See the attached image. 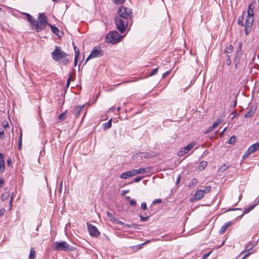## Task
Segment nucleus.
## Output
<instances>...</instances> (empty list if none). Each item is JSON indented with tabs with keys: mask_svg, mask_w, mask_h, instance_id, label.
I'll use <instances>...</instances> for the list:
<instances>
[{
	"mask_svg": "<svg viewBox=\"0 0 259 259\" xmlns=\"http://www.w3.org/2000/svg\"><path fill=\"white\" fill-rule=\"evenodd\" d=\"M88 230L91 236L97 237L100 235L98 229L94 225L87 223Z\"/></svg>",
	"mask_w": 259,
	"mask_h": 259,
	"instance_id": "1a4fd4ad",
	"label": "nucleus"
},
{
	"mask_svg": "<svg viewBox=\"0 0 259 259\" xmlns=\"http://www.w3.org/2000/svg\"><path fill=\"white\" fill-rule=\"evenodd\" d=\"M252 5L250 4L247 9V17H253V9L251 8Z\"/></svg>",
	"mask_w": 259,
	"mask_h": 259,
	"instance_id": "393cba45",
	"label": "nucleus"
},
{
	"mask_svg": "<svg viewBox=\"0 0 259 259\" xmlns=\"http://www.w3.org/2000/svg\"><path fill=\"white\" fill-rule=\"evenodd\" d=\"M253 22V17H247L245 20V34L248 35L251 31Z\"/></svg>",
	"mask_w": 259,
	"mask_h": 259,
	"instance_id": "6e6552de",
	"label": "nucleus"
},
{
	"mask_svg": "<svg viewBox=\"0 0 259 259\" xmlns=\"http://www.w3.org/2000/svg\"><path fill=\"white\" fill-rule=\"evenodd\" d=\"M218 125L217 123L215 122L213 123L212 125H211L212 126V128H215Z\"/></svg>",
	"mask_w": 259,
	"mask_h": 259,
	"instance_id": "774afa93",
	"label": "nucleus"
},
{
	"mask_svg": "<svg viewBox=\"0 0 259 259\" xmlns=\"http://www.w3.org/2000/svg\"><path fill=\"white\" fill-rule=\"evenodd\" d=\"M129 192L128 190H121V195L123 196H125L126 194L128 193Z\"/></svg>",
	"mask_w": 259,
	"mask_h": 259,
	"instance_id": "a18cd8bd",
	"label": "nucleus"
},
{
	"mask_svg": "<svg viewBox=\"0 0 259 259\" xmlns=\"http://www.w3.org/2000/svg\"><path fill=\"white\" fill-rule=\"evenodd\" d=\"M150 169L149 167L146 168H140L138 169H133L131 170V177L132 176H135L139 174H145Z\"/></svg>",
	"mask_w": 259,
	"mask_h": 259,
	"instance_id": "f8f14e48",
	"label": "nucleus"
},
{
	"mask_svg": "<svg viewBox=\"0 0 259 259\" xmlns=\"http://www.w3.org/2000/svg\"><path fill=\"white\" fill-rule=\"evenodd\" d=\"M13 197H14V195H13V194H12V196H11L10 200L9 201V205H10L11 207L12 206V203H13Z\"/></svg>",
	"mask_w": 259,
	"mask_h": 259,
	"instance_id": "8fccbe9b",
	"label": "nucleus"
},
{
	"mask_svg": "<svg viewBox=\"0 0 259 259\" xmlns=\"http://www.w3.org/2000/svg\"><path fill=\"white\" fill-rule=\"evenodd\" d=\"M259 203V200H258L257 202L254 204L250 205L249 207L244 209L242 216L244 214L248 213L250 211L252 210Z\"/></svg>",
	"mask_w": 259,
	"mask_h": 259,
	"instance_id": "aec40b11",
	"label": "nucleus"
},
{
	"mask_svg": "<svg viewBox=\"0 0 259 259\" xmlns=\"http://www.w3.org/2000/svg\"><path fill=\"white\" fill-rule=\"evenodd\" d=\"M117 14L119 16L118 17L123 19L128 20L130 17V12L128 11V8H124L123 6L118 10Z\"/></svg>",
	"mask_w": 259,
	"mask_h": 259,
	"instance_id": "0eeeda50",
	"label": "nucleus"
},
{
	"mask_svg": "<svg viewBox=\"0 0 259 259\" xmlns=\"http://www.w3.org/2000/svg\"><path fill=\"white\" fill-rule=\"evenodd\" d=\"M4 154L3 153H0V161H5L4 160Z\"/></svg>",
	"mask_w": 259,
	"mask_h": 259,
	"instance_id": "5fc2aeb1",
	"label": "nucleus"
},
{
	"mask_svg": "<svg viewBox=\"0 0 259 259\" xmlns=\"http://www.w3.org/2000/svg\"><path fill=\"white\" fill-rule=\"evenodd\" d=\"M233 51V47L232 45H230L228 47H226L224 50V53L229 54Z\"/></svg>",
	"mask_w": 259,
	"mask_h": 259,
	"instance_id": "a878e982",
	"label": "nucleus"
},
{
	"mask_svg": "<svg viewBox=\"0 0 259 259\" xmlns=\"http://www.w3.org/2000/svg\"><path fill=\"white\" fill-rule=\"evenodd\" d=\"M230 224H231V223L229 222V223H225L224 225H223L221 227V229L219 231L220 234H223L226 231V230H227V229L230 226Z\"/></svg>",
	"mask_w": 259,
	"mask_h": 259,
	"instance_id": "412c9836",
	"label": "nucleus"
},
{
	"mask_svg": "<svg viewBox=\"0 0 259 259\" xmlns=\"http://www.w3.org/2000/svg\"><path fill=\"white\" fill-rule=\"evenodd\" d=\"M242 43L241 42H239L238 43V47L237 50L236 51L235 54V68L237 67V63H239V61L240 60L239 57L242 55Z\"/></svg>",
	"mask_w": 259,
	"mask_h": 259,
	"instance_id": "9d476101",
	"label": "nucleus"
},
{
	"mask_svg": "<svg viewBox=\"0 0 259 259\" xmlns=\"http://www.w3.org/2000/svg\"><path fill=\"white\" fill-rule=\"evenodd\" d=\"M5 211V210L4 208L1 209L0 210V216L3 215Z\"/></svg>",
	"mask_w": 259,
	"mask_h": 259,
	"instance_id": "0e129e2a",
	"label": "nucleus"
},
{
	"mask_svg": "<svg viewBox=\"0 0 259 259\" xmlns=\"http://www.w3.org/2000/svg\"><path fill=\"white\" fill-rule=\"evenodd\" d=\"M49 26H50L51 31L53 32V33H54L55 34L57 35L59 37L61 36V35L59 34L60 30L56 26H54L51 24H50Z\"/></svg>",
	"mask_w": 259,
	"mask_h": 259,
	"instance_id": "6ab92c4d",
	"label": "nucleus"
},
{
	"mask_svg": "<svg viewBox=\"0 0 259 259\" xmlns=\"http://www.w3.org/2000/svg\"><path fill=\"white\" fill-rule=\"evenodd\" d=\"M4 183V180L2 179H0V188L3 186V184Z\"/></svg>",
	"mask_w": 259,
	"mask_h": 259,
	"instance_id": "e2e57ef3",
	"label": "nucleus"
},
{
	"mask_svg": "<svg viewBox=\"0 0 259 259\" xmlns=\"http://www.w3.org/2000/svg\"><path fill=\"white\" fill-rule=\"evenodd\" d=\"M78 62V58H74V65L75 66Z\"/></svg>",
	"mask_w": 259,
	"mask_h": 259,
	"instance_id": "69168bd1",
	"label": "nucleus"
},
{
	"mask_svg": "<svg viewBox=\"0 0 259 259\" xmlns=\"http://www.w3.org/2000/svg\"><path fill=\"white\" fill-rule=\"evenodd\" d=\"M136 204V201L134 200H131V205H135Z\"/></svg>",
	"mask_w": 259,
	"mask_h": 259,
	"instance_id": "bf43d9fd",
	"label": "nucleus"
},
{
	"mask_svg": "<svg viewBox=\"0 0 259 259\" xmlns=\"http://www.w3.org/2000/svg\"><path fill=\"white\" fill-rule=\"evenodd\" d=\"M34 24L33 25V29L35 30L37 32H39L45 29L47 25H49L48 18L46 16L44 13H39L38 20L33 21Z\"/></svg>",
	"mask_w": 259,
	"mask_h": 259,
	"instance_id": "f03ea898",
	"label": "nucleus"
},
{
	"mask_svg": "<svg viewBox=\"0 0 259 259\" xmlns=\"http://www.w3.org/2000/svg\"><path fill=\"white\" fill-rule=\"evenodd\" d=\"M71 74H70L69 76V78H68V79L67 80V82H66V86L67 88L69 87V86L70 85V80H71Z\"/></svg>",
	"mask_w": 259,
	"mask_h": 259,
	"instance_id": "37998d69",
	"label": "nucleus"
},
{
	"mask_svg": "<svg viewBox=\"0 0 259 259\" xmlns=\"http://www.w3.org/2000/svg\"><path fill=\"white\" fill-rule=\"evenodd\" d=\"M12 163V160L11 159V158H9L8 159H7V164L8 165H10Z\"/></svg>",
	"mask_w": 259,
	"mask_h": 259,
	"instance_id": "13d9d810",
	"label": "nucleus"
},
{
	"mask_svg": "<svg viewBox=\"0 0 259 259\" xmlns=\"http://www.w3.org/2000/svg\"><path fill=\"white\" fill-rule=\"evenodd\" d=\"M195 143H191L188 144L187 146L183 148L180 151H179V155L182 156L185 154L188 153V152L194 147Z\"/></svg>",
	"mask_w": 259,
	"mask_h": 259,
	"instance_id": "ddd939ff",
	"label": "nucleus"
},
{
	"mask_svg": "<svg viewBox=\"0 0 259 259\" xmlns=\"http://www.w3.org/2000/svg\"><path fill=\"white\" fill-rule=\"evenodd\" d=\"M51 56L54 61L63 65H67L70 62L69 55L58 46H55L54 51L51 53Z\"/></svg>",
	"mask_w": 259,
	"mask_h": 259,
	"instance_id": "f257e3e1",
	"label": "nucleus"
},
{
	"mask_svg": "<svg viewBox=\"0 0 259 259\" xmlns=\"http://www.w3.org/2000/svg\"><path fill=\"white\" fill-rule=\"evenodd\" d=\"M228 167V166L227 165V164H223L222 166H221L220 167V168H219L218 169V172H224L227 168Z\"/></svg>",
	"mask_w": 259,
	"mask_h": 259,
	"instance_id": "cd10ccee",
	"label": "nucleus"
},
{
	"mask_svg": "<svg viewBox=\"0 0 259 259\" xmlns=\"http://www.w3.org/2000/svg\"><path fill=\"white\" fill-rule=\"evenodd\" d=\"M181 179V175H179V176L178 177V178L177 179V181H176V184H178L180 182V180Z\"/></svg>",
	"mask_w": 259,
	"mask_h": 259,
	"instance_id": "052dcab7",
	"label": "nucleus"
},
{
	"mask_svg": "<svg viewBox=\"0 0 259 259\" xmlns=\"http://www.w3.org/2000/svg\"><path fill=\"white\" fill-rule=\"evenodd\" d=\"M22 132H21L20 135L19 137V139L18 141V149L20 150L21 149V147H22Z\"/></svg>",
	"mask_w": 259,
	"mask_h": 259,
	"instance_id": "7c9ffc66",
	"label": "nucleus"
},
{
	"mask_svg": "<svg viewBox=\"0 0 259 259\" xmlns=\"http://www.w3.org/2000/svg\"><path fill=\"white\" fill-rule=\"evenodd\" d=\"M9 195H10L9 193L7 192H6L3 193V194L2 195V200L3 201H5L9 198Z\"/></svg>",
	"mask_w": 259,
	"mask_h": 259,
	"instance_id": "c85d7f7f",
	"label": "nucleus"
},
{
	"mask_svg": "<svg viewBox=\"0 0 259 259\" xmlns=\"http://www.w3.org/2000/svg\"><path fill=\"white\" fill-rule=\"evenodd\" d=\"M149 242V241H146L144 243H142L141 244L131 246V253L132 252H134L136 251H138V250L141 249L144 244L147 243Z\"/></svg>",
	"mask_w": 259,
	"mask_h": 259,
	"instance_id": "a211bd4d",
	"label": "nucleus"
},
{
	"mask_svg": "<svg viewBox=\"0 0 259 259\" xmlns=\"http://www.w3.org/2000/svg\"><path fill=\"white\" fill-rule=\"evenodd\" d=\"M203 196L204 194L201 191V190L200 189L196 191L195 193L193 195V198H191V201L199 200L202 199L203 197Z\"/></svg>",
	"mask_w": 259,
	"mask_h": 259,
	"instance_id": "4468645a",
	"label": "nucleus"
},
{
	"mask_svg": "<svg viewBox=\"0 0 259 259\" xmlns=\"http://www.w3.org/2000/svg\"><path fill=\"white\" fill-rule=\"evenodd\" d=\"M253 247V245L252 243H250L246 246L245 250L248 251V250L251 249Z\"/></svg>",
	"mask_w": 259,
	"mask_h": 259,
	"instance_id": "58836bf2",
	"label": "nucleus"
},
{
	"mask_svg": "<svg viewBox=\"0 0 259 259\" xmlns=\"http://www.w3.org/2000/svg\"><path fill=\"white\" fill-rule=\"evenodd\" d=\"M211 253V252H209V253H205L203 255V257H202V259H206L208 256L210 254V253Z\"/></svg>",
	"mask_w": 259,
	"mask_h": 259,
	"instance_id": "603ef678",
	"label": "nucleus"
},
{
	"mask_svg": "<svg viewBox=\"0 0 259 259\" xmlns=\"http://www.w3.org/2000/svg\"><path fill=\"white\" fill-rule=\"evenodd\" d=\"M241 208H229L226 211H230L236 210H240Z\"/></svg>",
	"mask_w": 259,
	"mask_h": 259,
	"instance_id": "6e6d98bb",
	"label": "nucleus"
},
{
	"mask_svg": "<svg viewBox=\"0 0 259 259\" xmlns=\"http://www.w3.org/2000/svg\"><path fill=\"white\" fill-rule=\"evenodd\" d=\"M112 125V119H110L108 122H105L103 124V128L104 130H106L110 128Z\"/></svg>",
	"mask_w": 259,
	"mask_h": 259,
	"instance_id": "4be33fe9",
	"label": "nucleus"
},
{
	"mask_svg": "<svg viewBox=\"0 0 259 259\" xmlns=\"http://www.w3.org/2000/svg\"><path fill=\"white\" fill-rule=\"evenodd\" d=\"M124 35H121L117 31H112L106 36V41L108 43L115 44L120 41Z\"/></svg>",
	"mask_w": 259,
	"mask_h": 259,
	"instance_id": "7ed1b4c3",
	"label": "nucleus"
},
{
	"mask_svg": "<svg viewBox=\"0 0 259 259\" xmlns=\"http://www.w3.org/2000/svg\"><path fill=\"white\" fill-rule=\"evenodd\" d=\"M5 161H0V172H3L5 169Z\"/></svg>",
	"mask_w": 259,
	"mask_h": 259,
	"instance_id": "72a5a7b5",
	"label": "nucleus"
},
{
	"mask_svg": "<svg viewBox=\"0 0 259 259\" xmlns=\"http://www.w3.org/2000/svg\"><path fill=\"white\" fill-rule=\"evenodd\" d=\"M5 138L4 131H0V139L3 140Z\"/></svg>",
	"mask_w": 259,
	"mask_h": 259,
	"instance_id": "de8ad7c7",
	"label": "nucleus"
},
{
	"mask_svg": "<svg viewBox=\"0 0 259 259\" xmlns=\"http://www.w3.org/2000/svg\"><path fill=\"white\" fill-rule=\"evenodd\" d=\"M117 29L122 33H123L128 24V20L123 19L121 18L116 17L114 19Z\"/></svg>",
	"mask_w": 259,
	"mask_h": 259,
	"instance_id": "39448f33",
	"label": "nucleus"
},
{
	"mask_svg": "<svg viewBox=\"0 0 259 259\" xmlns=\"http://www.w3.org/2000/svg\"><path fill=\"white\" fill-rule=\"evenodd\" d=\"M226 63L228 66H230L231 64V60L230 59H227L226 60Z\"/></svg>",
	"mask_w": 259,
	"mask_h": 259,
	"instance_id": "4d7b16f0",
	"label": "nucleus"
},
{
	"mask_svg": "<svg viewBox=\"0 0 259 259\" xmlns=\"http://www.w3.org/2000/svg\"><path fill=\"white\" fill-rule=\"evenodd\" d=\"M67 112V110H66L65 112L60 114L58 116L59 119L61 121L64 120L65 119L66 114Z\"/></svg>",
	"mask_w": 259,
	"mask_h": 259,
	"instance_id": "bb28decb",
	"label": "nucleus"
},
{
	"mask_svg": "<svg viewBox=\"0 0 259 259\" xmlns=\"http://www.w3.org/2000/svg\"><path fill=\"white\" fill-rule=\"evenodd\" d=\"M169 73V71H167L162 74V78H165Z\"/></svg>",
	"mask_w": 259,
	"mask_h": 259,
	"instance_id": "864d4df0",
	"label": "nucleus"
},
{
	"mask_svg": "<svg viewBox=\"0 0 259 259\" xmlns=\"http://www.w3.org/2000/svg\"><path fill=\"white\" fill-rule=\"evenodd\" d=\"M197 179L193 178V179H192L191 181L190 182V183L189 184V186L190 187V186H192L195 185L197 184Z\"/></svg>",
	"mask_w": 259,
	"mask_h": 259,
	"instance_id": "c9c22d12",
	"label": "nucleus"
},
{
	"mask_svg": "<svg viewBox=\"0 0 259 259\" xmlns=\"http://www.w3.org/2000/svg\"><path fill=\"white\" fill-rule=\"evenodd\" d=\"M143 178H144L143 176L137 177L134 179V181L135 182H138L140 181Z\"/></svg>",
	"mask_w": 259,
	"mask_h": 259,
	"instance_id": "a19ab883",
	"label": "nucleus"
},
{
	"mask_svg": "<svg viewBox=\"0 0 259 259\" xmlns=\"http://www.w3.org/2000/svg\"><path fill=\"white\" fill-rule=\"evenodd\" d=\"M155 154L153 152L151 153H138L136 155H135L133 158L135 160L134 157L140 156L141 157H145L146 158H149L151 157H153L155 156Z\"/></svg>",
	"mask_w": 259,
	"mask_h": 259,
	"instance_id": "dca6fc26",
	"label": "nucleus"
},
{
	"mask_svg": "<svg viewBox=\"0 0 259 259\" xmlns=\"http://www.w3.org/2000/svg\"><path fill=\"white\" fill-rule=\"evenodd\" d=\"M207 162L206 161H201L199 165V167H202V169H204L207 166Z\"/></svg>",
	"mask_w": 259,
	"mask_h": 259,
	"instance_id": "4c0bfd02",
	"label": "nucleus"
},
{
	"mask_svg": "<svg viewBox=\"0 0 259 259\" xmlns=\"http://www.w3.org/2000/svg\"><path fill=\"white\" fill-rule=\"evenodd\" d=\"M149 217H150V215L144 217L141 214L140 215V219H141V221H142V222H147L149 220Z\"/></svg>",
	"mask_w": 259,
	"mask_h": 259,
	"instance_id": "f704fd0d",
	"label": "nucleus"
},
{
	"mask_svg": "<svg viewBox=\"0 0 259 259\" xmlns=\"http://www.w3.org/2000/svg\"><path fill=\"white\" fill-rule=\"evenodd\" d=\"M213 128H212V126H210V127H209L207 130H206V131L204 133L205 134H208L211 132H212L213 130Z\"/></svg>",
	"mask_w": 259,
	"mask_h": 259,
	"instance_id": "c03bdc74",
	"label": "nucleus"
},
{
	"mask_svg": "<svg viewBox=\"0 0 259 259\" xmlns=\"http://www.w3.org/2000/svg\"><path fill=\"white\" fill-rule=\"evenodd\" d=\"M158 67L152 70V72L150 74V76H153L157 73Z\"/></svg>",
	"mask_w": 259,
	"mask_h": 259,
	"instance_id": "ea45409f",
	"label": "nucleus"
},
{
	"mask_svg": "<svg viewBox=\"0 0 259 259\" xmlns=\"http://www.w3.org/2000/svg\"><path fill=\"white\" fill-rule=\"evenodd\" d=\"M53 248L55 250H63L65 251L73 250V247L70 246L66 241L55 242Z\"/></svg>",
	"mask_w": 259,
	"mask_h": 259,
	"instance_id": "20e7f679",
	"label": "nucleus"
},
{
	"mask_svg": "<svg viewBox=\"0 0 259 259\" xmlns=\"http://www.w3.org/2000/svg\"><path fill=\"white\" fill-rule=\"evenodd\" d=\"M123 179H127L130 177V171H127L123 173L120 177Z\"/></svg>",
	"mask_w": 259,
	"mask_h": 259,
	"instance_id": "2f4dec72",
	"label": "nucleus"
},
{
	"mask_svg": "<svg viewBox=\"0 0 259 259\" xmlns=\"http://www.w3.org/2000/svg\"><path fill=\"white\" fill-rule=\"evenodd\" d=\"M22 15H24L26 16V19L29 22L30 24L31 28L33 29V25L34 22L33 21H35V19H34L29 14L23 12L22 13Z\"/></svg>",
	"mask_w": 259,
	"mask_h": 259,
	"instance_id": "f3484780",
	"label": "nucleus"
},
{
	"mask_svg": "<svg viewBox=\"0 0 259 259\" xmlns=\"http://www.w3.org/2000/svg\"><path fill=\"white\" fill-rule=\"evenodd\" d=\"M125 0H113L115 4H122Z\"/></svg>",
	"mask_w": 259,
	"mask_h": 259,
	"instance_id": "79ce46f5",
	"label": "nucleus"
},
{
	"mask_svg": "<svg viewBox=\"0 0 259 259\" xmlns=\"http://www.w3.org/2000/svg\"><path fill=\"white\" fill-rule=\"evenodd\" d=\"M79 55V49H77V51H75V57L76 58H78Z\"/></svg>",
	"mask_w": 259,
	"mask_h": 259,
	"instance_id": "09e8293b",
	"label": "nucleus"
},
{
	"mask_svg": "<svg viewBox=\"0 0 259 259\" xmlns=\"http://www.w3.org/2000/svg\"><path fill=\"white\" fill-rule=\"evenodd\" d=\"M84 105H77L75 106L73 110H72V114H74L75 116V117L77 118L78 116L80 114V112L81 111L82 109L84 107Z\"/></svg>",
	"mask_w": 259,
	"mask_h": 259,
	"instance_id": "2eb2a0df",
	"label": "nucleus"
},
{
	"mask_svg": "<svg viewBox=\"0 0 259 259\" xmlns=\"http://www.w3.org/2000/svg\"><path fill=\"white\" fill-rule=\"evenodd\" d=\"M107 215L109 218H112L113 217L112 214L108 211L107 212Z\"/></svg>",
	"mask_w": 259,
	"mask_h": 259,
	"instance_id": "680f3d73",
	"label": "nucleus"
},
{
	"mask_svg": "<svg viewBox=\"0 0 259 259\" xmlns=\"http://www.w3.org/2000/svg\"><path fill=\"white\" fill-rule=\"evenodd\" d=\"M141 208L144 209L146 210L147 208L146 203L145 202H143L141 204Z\"/></svg>",
	"mask_w": 259,
	"mask_h": 259,
	"instance_id": "49530a36",
	"label": "nucleus"
},
{
	"mask_svg": "<svg viewBox=\"0 0 259 259\" xmlns=\"http://www.w3.org/2000/svg\"><path fill=\"white\" fill-rule=\"evenodd\" d=\"M254 111H253L252 108L249 109L247 113L245 114L244 117L245 118L250 117L254 114Z\"/></svg>",
	"mask_w": 259,
	"mask_h": 259,
	"instance_id": "b1692460",
	"label": "nucleus"
},
{
	"mask_svg": "<svg viewBox=\"0 0 259 259\" xmlns=\"http://www.w3.org/2000/svg\"><path fill=\"white\" fill-rule=\"evenodd\" d=\"M3 127H5V128H7V127H8L9 126V124H8V122H6L5 124L3 123Z\"/></svg>",
	"mask_w": 259,
	"mask_h": 259,
	"instance_id": "338daca9",
	"label": "nucleus"
},
{
	"mask_svg": "<svg viewBox=\"0 0 259 259\" xmlns=\"http://www.w3.org/2000/svg\"><path fill=\"white\" fill-rule=\"evenodd\" d=\"M259 148V143H255L251 145L247 150L246 152L244 154V156H248L249 155L254 152Z\"/></svg>",
	"mask_w": 259,
	"mask_h": 259,
	"instance_id": "9b49d317",
	"label": "nucleus"
},
{
	"mask_svg": "<svg viewBox=\"0 0 259 259\" xmlns=\"http://www.w3.org/2000/svg\"><path fill=\"white\" fill-rule=\"evenodd\" d=\"M243 17H239L237 20L238 24L242 26H244V24L243 23Z\"/></svg>",
	"mask_w": 259,
	"mask_h": 259,
	"instance_id": "e433bc0d",
	"label": "nucleus"
},
{
	"mask_svg": "<svg viewBox=\"0 0 259 259\" xmlns=\"http://www.w3.org/2000/svg\"><path fill=\"white\" fill-rule=\"evenodd\" d=\"M236 142V137L235 136H232L229 140L228 143L230 144H233Z\"/></svg>",
	"mask_w": 259,
	"mask_h": 259,
	"instance_id": "473e14b6",
	"label": "nucleus"
},
{
	"mask_svg": "<svg viewBox=\"0 0 259 259\" xmlns=\"http://www.w3.org/2000/svg\"><path fill=\"white\" fill-rule=\"evenodd\" d=\"M103 56L102 50L100 47L96 46L95 47L93 50L91 51L90 55L88 56L85 63H86L90 59L98 58Z\"/></svg>",
	"mask_w": 259,
	"mask_h": 259,
	"instance_id": "423d86ee",
	"label": "nucleus"
},
{
	"mask_svg": "<svg viewBox=\"0 0 259 259\" xmlns=\"http://www.w3.org/2000/svg\"><path fill=\"white\" fill-rule=\"evenodd\" d=\"M36 252L33 248L31 247L29 255V259H35Z\"/></svg>",
	"mask_w": 259,
	"mask_h": 259,
	"instance_id": "5701e85b",
	"label": "nucleus"
},
{
	"mask_svg": "<svg viewBox=\"0 0 259 259\" xmlns=\"http://www.w3.org/2000/svg\"><path fill=\"white\" fill-rule=\"evenodd\" d=\"M211 188V186H206L205 187V189H204L203 190H201V191L202 192V193L204 195L205 194L208 193L210 191Z\"/></svg>",
	"mask_w": 259,
	"mask_h": 259,
	"instance_id": "c756f323",
	"label": "nucleus"
},
{
	"mask_svg": "<svg viewBox=\"0 0 259 259\" xmlns=\"http://www.w3.org/2000/svg\"><path fill=\"white\" fill-rule=\"evenodd\" d=\"M161 202V199H157L153 201V203H160Z\"/></svg>",
	"mask_w": 259,
	"mask_h": 259,
	"instance_id": "3c124183",
	"label": "nucleus"
}]
</instances>
